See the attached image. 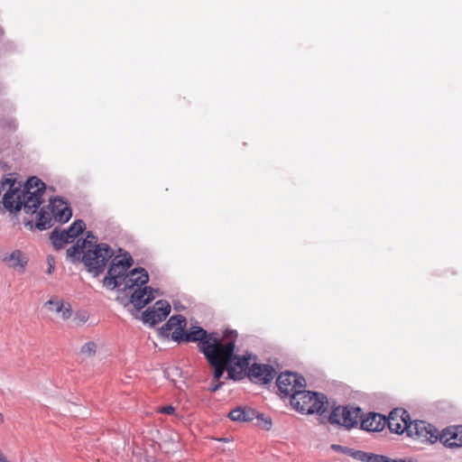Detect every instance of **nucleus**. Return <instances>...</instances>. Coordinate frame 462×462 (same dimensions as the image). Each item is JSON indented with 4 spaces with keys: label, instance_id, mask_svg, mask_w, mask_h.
<instances>
[{
    "label": "nucleus",
    "instance_id": "obj_14",
    "mask_svg": "<svg viewBox=\"0 0 462 462\" xmlns=\"http://www.w3.org/2000/svg\"><path fill=\"white\" fill-rule=\"evenodd\" d=\"M410 422L409 413L402 409H394L386 418V424L392 432L402 434L404 431L408 434V426Z\"/></svg>",
    "mask_w": 462,
    "mask_h": 462
},
{
    "label": "nucleus",
    "instance_id": "obj_31",
    "mask_svg": "<svg viewBox=\"0 0 462 462\" xmlns=\"http://www.w3.org/2000/svg\"><path fill=\"white\" fill-rule=\"evenodd\" d=\"M158 411L165 414H173L175 411V408L172 405H167L158 408Z\"/></svg>",
    "mask_w": 462,
    "mask_h": 462
},
{
    "label": "nucleus",
    "instance_id": "obj_29",
    "mask_svg": "<svg viewBox=\"0 0 462 462\" xmlns=\"http://www.w3.org/2000/svg\"><path fill=\"white\" fill-rule=\"evenodd\" d=\"M331 449H333L334 451L340 452V453H343V454H346V455L351 457V453H352V449L353 448H347V447H345V446H341V445H338V444H333V445H331Z\"/></svg>",
    "mask_w": 462,
    "mask_h": 462
},
{
    "label": "nucleus",
    "instance_id": "obj_33",
    "mask_svg": "<svg viewBox=\"0 0 462 462\" xmlns=\"http://www.w3.org/2000/svg\"><path fill=\"white\" fill-rule=\"evenodd\" d=\"M60 312H61L63 319H68L71 316V308L69 306L68 308H64V306H63L62 310Z\"/></svg>",
    "mask_w": 462,
    "mask_h": 462
},
{
    "label": "nucleus",
    "instance_id": "obj_30",
    "mask_svg": "<svg viewBox=\"0 0 462 462\" xmlns=\"http://www.w3.org/2000/svg\"><path fill=\"white\" fill-rule=\"evenodd\" d=\"M88 315L86 313H77L75 316V320L78 325H82L88 320Z\"/></svg>",
    "mask_w": 462,
    "mask_h": 462
},
{
    "label": "nucleus",
    "instance_id": "obj_18",
    "mask_svg": "<svg viewBox=\"0 0 462 462\" xmlns=\"http://www.w3.org/2000/svg\"><path fill=\"white\" fill-rule=\"evenodd\" d=\"M29 258L23 251L16 249L2 256V262L19 273L25 272Z\"/></svg>",
    "mask_w": 462,
    "mask_h": 462
},
{
    "label": "nucleus",
    "instance_id": "obj_27",
    "mask_svg": "<svg viewBox=\"0 0 462 462\" xmlns=\"http://www.w3.org/2000/svg\"><path fill=\"white\" fill-rule=\"evenodd\" d=\"M97 345L94 342H88L81 347V354L91 356L96 353Z\"/></svg>",
    "mask_w": 462,
    "mask_h": 462
},
{
    "label": "nucleus",
    "instance_id": "obj_23",
    "mask_svg": "<svg viewBox=\"0 0 462 462\" xmlns=\"http://www.w3.org/2000/svg\"><path fill=\"white\" fill-rule=\"evenodd\" d=\"M126 272L127 270L122 268L121 262L118 259H113L109 265L107 274L121 280L125 275H126Z\"/></svg>",
    "mask_w": 462,
    "mask_h": 462
},
{
    "label": "nucleus",
    "instance_id": "obj_25",
    "mask_svg": "<svg viewBox=\"0 0 462 462\" xmlns=\"http://www.w3.org/2000/svg\"><path fill=\"white\" fill-rule=\"evenodd\" d=\"M103 283L106 287L112 290L116 288H120L122 290L123 288L122 279L118 280L116 277L108 274L104 278Z\"/></svg>",
    "mask_w": 462,
    "mask_h": 462
},
{
    "label": "nucleus",
    "instance_id": "obj_21",
    "mask_svg": "<svg viewBox=\"0 0 462 462\" xmlns=\"http://www.w3.org/2000/svg\"><path fill=\"white\" fill-rule=\"evenodd\" d=\"M53 216L50 211V208L47 207H43L40 209L38 214V219L36 221L35 226L39 230H46L52 226L53 225Z\"/></svg>",
    "mask_w": 462,
    "mask_h": 462
},
{
    "label": "nucleus",
    "instance_id": "obj_9",
    "mask_svg": "<svg viewBox=\"0 0 462 462\" xmlns=\"http://www.w3.org/2000/svg\"><path fill=\"white\" fill-rule=\"evenodd\" d=\"M85 227V222L81 219H78L66 230L60 232L55 228L50 236L52 245L57 250L61 249L64 245L72 242L74 238L80 235L84 231Z\"/></svg>",
    "mask_w": 462,
    "mask_h": 462
},
{
    "label": "nucleus",
    "instance_id": "obj_8",
    "mask_svg": "<svg viewBox=\"0 0 462 462\" xmlns=\"http://www.w3.org/2000/svg\"><path fill=\"white\" fill-rule=\"evenodd\" d=\"M228 417L230 420L239 422H248L256 419V424L266 430H269L272 427V420L269 417H264L263 413L246 406L233 409Z\"/></svg>",
    "mask_w": 462,
    "mask_h": 462
},
{
    "label": "nucleus",
    "instance_id": "obj_12",
    "mask_svg": "<svg viewBox=\"0 0 462 462\" xmlns=\"http://www.w3.org/2000/svg\"><path fill=\"white\" fill-rule=\"evenodd\" d=\"M185 327L186 319L182 315H174L159 329V334L162 337H169L171 335L172 340L180 343Z\"/></svg>",
    "mask_w": 462,
    "mask_h": 462
},
{
    "label": "nucleus",
    "instance_id": "obj_2",
    "mask_svg": "<svg viewBox=\"0 0 462 462\" xmlns=\"http://www.w3.org/2000/svg\"><path fill=\"white\" fill-rule=\"evenodd\" d=\"M408 436L430 441L431 443L439 439V441L448 448H457L462 446V437H458L457 432L445 430L439 435V430L434 426L424 420H410L408 426Z\"/></svg>",
    "mask_w": 462,
    "mask_h": 462
},
{
    "label": "nucleus",
    "instance_id": "obj_17",
    "mask_svg": "<svg viewBox=\"0 0 462 462\" xmlns=\"http://www.w3.org/2000/svg\"><path fill=\"white\" fill-rule=\"evenodd\" d=\"M132 291L130 302L137 310H141L150 303L155 298V294H160L158 289H153L150 286L139 287Z\"/></svg>",
    "mask_w": 462,
    "mask_h": 462
},
{
    "label": "nucleus",
    "instance_id": "obj_7",
    "mask_svg": "<svg viewBox=\"0 0 462 462\" xmlns=\"http://www.w3.org/2000/svg\"><path fill=\"white\" fill-rule=\"evenodd\" d=\"M362 416L363 411L359 407L337 406L332 410L328 421L331 424H337L346 429H351L357 425Z\"/></svg>",
    "mask_w": 462,
    "mask_h": 462
},
{
    "label": "nucleus",
    "instance_id": "obj_10",
    "mask_svg": "<svg viewBox=\"0 0 462 462\" xmlns=\"http://www.w3.org/2000/svg\"><path fill=\"white\" fill-rule=\"evenodd\" d=\"M276 384L282 393L292 400L293 394L305 387V378L296 373L284 372L278 376Z\"/></svg>",
    "mask_w": 462,
    "mask_h": 462
},
{
    "label": "nucleus",
    "instance_id": "obj_28",
    "mask_svg": "<svg viewBox=\"0 0 462 462\" xmlns=\"http://www.w3.org/2000/svg\"><path fill=\"white\" fill-rule=\"evenodd\" d=\"M46 305L50 307V310L59 313L62 310L63 302L61 300H49L46 302Z\"/></svg>",
    "mask_w": 462,
    "mask_h": 462
},
{
    "label": "nucleus",
    "instance_id": "obj_32",
    "mask_svg": "<svg viewBox=\"0 0 462 462\" xmlns=\"http://www.w3.org/2000/svg\"><path fill=\"white\" fill-rule=\"evenodd\" d=\"M47 262H48V265H49L48 269H47V273L51 274L54 272V269H55V263H54L53 257L49 256L47 259Z\"/></svg>",
    "mask_w": 462,
    "mask_h": 462
},
{
    "label": "nucleus",
    "instance_id": "obj_34",
    "mask_svg": "<svg viewBox=\"0 0 462 462\" xmlns=\"http://www.w3.org/2000/svg\"><path fill=\"white\" fill-rule=\"evenodd\" d=\"M85 239H88L90 242L87 245V248L94 247L93 244L97 243V237L94 235H92L90 232H88V234Z\"/></svg>",
    "mask_w": 462,
    "mask_h": 462
},
{
    "label": "nucleus",
    "instance_id": "obj_1",
    "mask_svg": "<svg viewBox=\"0 0 462 462\" xmlns=\"http://www.w3.org/2000/svg\"><path fill=\"white\" fill-rule=\"evenodd\" d=\"M22 184L16 180L10 183V188L4 195V207L9 211H20L23 208L26 214H34L42 203V196L46 185L39 178L30 177L21 189Z\"/></svg>",
    "mask_w": 462,
    "mask_h": 462
},
{
    "label": "nucleus",
    "instance_id": "obj_35",
    "mask_svg": "<svg viewBox=\"0 0 462 462\" xmlns=\"http://www.w3.org/2000/svg\"><path fill=\"white\" fill-rule=\"evenodd\" d=\"M223 383H211V385L209 386V391L211 393H215L217 392V390L220 389V387L222 386Z\"/></svg>",
    "mask_w": 462,
    "mask_h": 462
},
{
    "label": "nucleus",
    "instance_id": "obj_37",
    "mask_svg": "<svg viewBox=\"0 0 462 462\" xmlns=\"http://www.w3.org/2000/svg\"><path fill=\"white\" fill-rule=\"evenodd\" d=\"M5 421L4 415L0 413V425L3 424Z\"/></svg>",
    "mask_w": 462,
    "mask_h": 462
},
{
    "label": "nucleus",
    "instance_id": "obj_15",
    "mask_svg": "<svg viewBox=\"0 0 462 462\" xmlns=\"http://www.w3.org/2000/svg\"><path fill=\"white\" fill-rule=\"evenodd\" d=\"M149 282V274L144 268L138 267L131 270L122 279V291H132L143 287Z\"/></svg>",
    "mask_w": 462,
    "mask_h": 462
},
{
    "label": "nucleus",
    "instance_id": "obj_26",
    "mask_svg": "<svg viewBox=\"0 0 462 462\" xmlns=\"http://www.w3.org/2000/svg\"><path fill=\"white\" fill-rule=\"evenodd\" d=\"M114 259H118L121 262L122 268L128 270L134 263V259L129 253H125L122 255H117Z\"/></svg>",
    "mask_w": 462,
    "mask_h": 462
},
{
    "label": "nucleus",
    "instance_id": "obj_19",
    "mask_svg": "<svg viewBox=\"0 0 462 462\" xmlns=\"http://www.w3.org/2000/svg\"><path fill=\"white\" fill-rule=\"evenodd\" d=\"M275 374L276 372L272 365L254 363L249 368L248 376L255 382L268 383L273 381Z\"/></svg>",
    "mask_w": 462,
    "mask_h": 462
},
{
    "label": "nucleus",
    "instance_id": "obj_16",
    "mask_svg": "<svg viewBox=\"0 0 462 462\" xmlns=\"http://www.w3.org/2000/svg\"><path fill=\"white\" fill-rule=\"evenodd\" d=\"M48 208L57 222L67 223L72 217L69 204L61 197L51 199Z\"/></svg>",
    "mask_w": 462,
    "mask_h": 462
},
{
    "label": "nucleus",
    "instance_id": "obj_13",
    "mask_svg": "<svg viewBox=\"0 0 462 462\" xmlns=\"http://www.w3.org/2000/svg\"><path fill=\"white\" fill-rule=\"evenodd\" d=\"M236 337H237L236 331L226 330L223 334L222 343H232L233 346H232V350H231V356L227 357L226 361L229 365H232L235 368H236V366H237L241 369V371L239 373H241V378H242L243 373L248 368L250 356H240L234 353ZM236 374L237 375V373Z\"/></svg>",
    "mask_w": 462,
    "mask_h": 462
},
{
    "label": "nucleus",
    "instance_id": "obj_3",
    "mask_svg": "<svg viewBox=\"0 0 462 462\" xmlns=\"http://www.w3.org/2000/svg\"><path fill=\"white\" fill-rule=\"evenodd\" d=\"M291 404L300 413L323 414L328 409V402L326 395L302 388L293 394Z\"/></svg>",
    "mask_w": 462,
    "mask_h": 462
},
{
    "label": "nucleus",
    "instance_id": "obj_22",
    "mask_svg": "<svg viewBox=\"0 0 462 462\" xmlns=\"http://www.w3.org/2000/svg\"><path fill=\"white\" fill-rule=\"evenodd\" d=\"M90 243L88 239H79L76 244L70 246L67 250V256L72 260V262L81 261V257L86 251L87 245Z\"/></svg>",
    "mask_w": 462,
    "mask_h": 462
},
{
    "label": "nucleus",
    "instance_id": "obj_24",
    "mask_svg": "<svg viewBox=\"0 0 462 462\" xmlns=\"http://www.w3.org/2000/svg\"><path fill=\"white\" fill-rule=\"evenodd\" d=\"M377 454L352 449L351 457L363 462H375Z\"/></svg>",
    "mask_w": 462,
    "mask_h": 462
},
{
    "label": "nucleus",
    "instance_id": "obj_4",
    "mask_svg": "<svg viewBox=\"0 0 462 462\" xmlns=\"http://www.w3.org/2000/svg\"><path fill=\"white\" fill-rule=\"evenodd\" d=\"M232 343H223L221 346L206 353L205 357L214 368V380L218 381L226 370L228 377L234 380L241 379V373L236 374L234 366L229 365L226 359L231 356Z\"/></svg>",
    "mask_w": 462,
    "mask_h": 462
},
{
    "label": "nucleus",
    "instance_id": "obj_5",
    "mask_svg": "<svg viewBox=\"0 0 462 462\" xmlns=\"http://www.w3.org/2000/svg\"><path fill=\"white\" fill-rule=\"evenodd\" d=\"M114 255L112 248L104 243L97 244L94 247H88L81 257V262L88 272L99 275L105 269L106 263Z\"/></svg>",
    "mask_w": 462,
    "mask_h": 462
},
{
    "label": "nucleus",
    "instance_id": "obj_6",
    "mask_svg": "<svg viewBox=\"0 0 462 462\" xmlns=\"http://www.w3.org/2000/svg\"><path fill=\"white\" fill-rule=\"evenodd\" d=\"M223 337H219L217 332L208 333L201 327H192L189 331L182 330L181 342H199L198 346L201 353H206L221 346Z\"/></svg>",
    "mask_w": 462,
    "mask_h": 462
},
{
    "label": "nucleus",
    "instance_id": "obj_11",
    "mask_svg": "<svg viewBox=\"0 0 462 462\" xmlns=\"http://www.w3.org/2000/svg\"><path fill=\"white\" fill-rule=\"evenodd\" d=\"M171 305L168 301L160 300L152 307H149L143 313V321L151 327L162 322L170 314Z\"/></svg>",
    "mask_w": 462,
    "mask_h": 462
},
{
    "label": "nucleus",
    "instance_id": "obj_20",
    "mask_svg": "<svg viewBox=\"0 0 462 462\" xmlns=\"http://www.w3.org/2000/svg\"><path fill=\"white\" fill-rule=\"evenodd\" d=\"M386 425V417L375 412H369L361 420V428L367 431H381Z\"/></svg>",
    "mask_w": 462,
    "mask_h": 462
},
{
    "label": "nucleus",
    "instance_id": "obj_36",
    "mask_svg": "<svg viewBox=\"0 0 462 462\" xmlns=\"http://www.w3.org/2000/svg\"><path fill=\"white\" fill-rule=\"evenodd\" d=\"M0 462H9L0 450Z\"/></svg>",
    "mask_w": 462,
    "mask_h": 462
}]
</instances>
